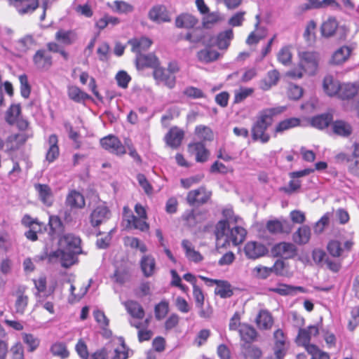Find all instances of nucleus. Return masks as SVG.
I'll return each mask as SVG.
<instances>
[{"label":"nucleus","instance_id":"nucleus-48","mask_svg":"<svg viewBox=\"0 0 359 359\" xmlns=\"http://www.w3.org/2000/svg\"><path fill=\"white\" fill-rule=\"evenodd\" d=\"M67 95L70 100L77 103L91 99L90 95L81 90L76 86H69L67 88Z\"/></svg>","mask_w":359,"mask_h":359},{"label":"nucleus","instance_id":"nucleus-11","mask_svg":"<svg viewBox=\"0 0 359 359\" xmlns=\"http://www.w3.org/2000/svg\"><path fill=\"white\" fill-rule=\"evenodd\" d=\"M131 278V264L128 260H122L118 264L113 275L111 276V280L120 285H123L129 281Z\"/></svg>","mask_w":359,"mask_h":359},{"label":"nucleus","instance_id":"nucleus-62","mask_svg":"<svg viewBox=\"0 0 359 359\" xmlns=\"http://www.w3.org/2000/svg\"><path fill=\"white\" fill-rule=\"evenodd\" d=\"M286 94L290 100H298L303 96L304 89L297 84L290 83L287 88Z\"/></svg>","mask_w":359,"mask_h":359},{"label":"nucleus","instance_id":"nucleus-19","mask_svg":"<svg viewBox=\"0 0 359 359\" xmlns=\"http://www.w3.org/2000/svg\"><path fill=\"white\" fill-rule=\"evenodd\" d=\"M161 65L158 57L154 53L139 54L135 57V65L137 69L145 68L156 69Z\"/></svg>","mask_w":359,"mask_h":359},{"label":"nucleus","instance_id":"nucleus-6","mask_svg":"<svg viewBox=\"0 0 359 359\" xmlns=\"http://www.w3.org/2000/svg\"><path fill=\"white\" fill-rule=\"evenodd\" d=\"M271 253L274 257H278L282 259H291L298 255V249L292 243L282 241L272 246Z\"/></svg>","mask_w":359,"mask_h":359},{"label":"nucleus","instance_id":"nucleus-21","mask_svg":"<svg viewBox=\"0 0 359 359\" xmlns=\"http://www.w3.org/2000/svg\"><path fill=\"white\" fill-rule=\"evenodd\" d=\"M127 313L130 316L131 320L136 322H142L145 317V311L143 306L135 300H127L123 302Z\"/></svg>","mask_w":359,"mask_h":359},{"label":"nucleus","instance_id":"nucleus-1","mask_svg":"<svg viewBox=\"0 0 359 359\" xmlns=\"http://www.w3.org/2000/svg\"><path fill=\"white\" fill-rule=\"evenodd\" d=\"M232 213L231 211L227 210L226 213L224 212V215L226 217V219L219 220L215 229V235L217 240V248L219 250V242L224 237L225 243L222 245V247L224 246L226 243L229 244L230 242L235 246L241 244L245 239L247 235V231L242 226H235L230 228V223L233 221L237 222L238 217L230 214Z\"/></svg>","mask_w":359,"mask_h":359},{"label":"nucleus","instance_id":"nucleus-10","mask_svg":"<svg viewBox=\"0 0 359 359\" xmlns=\"http://www.w3.org/2000/svg\"><path fill=\"white\" fill-rule=\"evenodd\" d=\"M353 242L346 241L344 245L337 240H331L328 242L326 249L330 256L334 258L346 257L348 252H351Z\"/></svg>","mask_w":359,"mask_h":359},{"label":"nucleus","instance_id":"nucleus-5","mask_svg":"<svg viewBox=\"0 0 359 359\" xmlns=\"http://www.w3.org/2000/svg\"><path fill=\"white\" fill-rule=\"evenodd\" d=\"M212 192L205 186L189 191L187 193L186 201L191 206H201L208 203L212 197Z\"/></svg>","mask_w":359,"mask_h":359},{"label":"nucleus","instance_id":"nucleus-42","mask_svg":"<svg viewBox=\"0 0 359 359\" xmlns=\"http://www.w3.org/2000/svg\"><path fill=\"white\" fill-rule=\"evenodd\" d=\"M140 264L143 275L145 277L149 278L154 274L156 261L153 256L150 255H144L140 259Z\"/></svg>","mask_w":359,"mask_h":359},{"label":"nucleus","instance_id":"nucleus-44","mask_svg":"<svg viewBox=\"0 0 359 359\" xmlns=\"http://www.w3.org/2000/svg\"><path fill=\"white\" fill-rule=\"evenodd\" d=\"M351 53V49L347 46H343L333 53L330 63L334 65H341L349 58Z\"/></svg>","mask_w":359,"mask_h":359},{"label":"nucleus","instance_id":"nucleus-37","mask_svg":"<svg viewBox=\"0 0 359 359\" xmlns=\"http://www.w3.org/2000/svg\"><path fill=\"white\" fill-rule=\"evenodd\" d=\"M280 78L277 69H272L267 72L266 76L259 81V88L262 90H269L273 86L278 84Z\"/></svg>","mask_w":359,"mask_h":359},{"label":"nucleus","instance_id":"nucleus-45","mask_svg":"<svg viewBox=\"0 0 359 359\" xmlns=\"http://www.w3.org/2000/svg\"><path fill=\"white\" fill-rule=\"evenodd\" d=\"M311 236V229L308 225H302L293 233L292 240L298 245L309 243Z\"/></svg>","mask_w":359,"mask_h":359},{"label":"nucleus","instance_id":"nucleus-8","mask_svg":"<svg viewBox=\"0 0 359 359\" xmlns=\"http://www.w3.org/2000/svg\"><path fill=\"white\" fill-rule=\"evenodd\" d=\"M100 145L109 153L121 156L126 154V144L115 135H108L100 139Z\"/></svg>","mask_w":359,"mask_h":359},{"label":"nucleus","instance_id":"nucleus-59","mask_svg":"<svg viewBox=\"0 0 359 359\" xmlns=\"http://www.w3.org/2000/svg\"><path fill=\"white\" fill-rule=\"evenodd\" d=\"M338 27V23L334 18H330L324 22L321 26L322 34L325 37L333 36Z\"/></svg>","mask_w":359,"mask_h":359},{"label":"nucleus","instance_id":"nucleus-7","mask_svg":"<svg viewBox=\"0 0 359 359\" xmlns=\"http://www.w3.org/2000/svg\"><path fill=\"white\" fill-rule=\"evenodd\" d=\"M299 62L305 69L307 74L313 76L318 69L320 55L316 51H303L299 53Z\"/></svg>","mask_w":359,"mask_h":359},{"label":"nucleus","instance_id":"nucleus-39","mask_svg":"<svg viewBox=\"0 0 359 359\" xmlns=\"http://www.w3.org/2000/svg\"><path fill=\"white\" fill-rule=\"evenodd\" d=\"M149 18L151 20L157 22L170 21L168 11L162 5L154 6L149 12Z\"/></svg>","mask_w":359,"mask_h":359},{"label":"nucleus","instance_id":"nucleus-43","mask_svg":"<svg viewBox=\"0 0 359 359\" xmlns=\"http://www.w3.org/2000/svg\"><path fill=\"white\" fill-rule=\"evenodd\" d=\"M175 26L178 28L193 29L198 23V20L189 13H182L175 19Z\"/></svg>","mask_w":359,"mask_h":359},{"label":"nucleus","instance_id":"nucleus-41","mask_svg":"<svg viewBox=\"0 0 359 359\" xmlns=\"http://www.w3.org/2000/svg\"><path fill=\"white\" fill-rule=\"evenodd\" d=\"M77 38L76 32L72 29L65 30L60 29L57 31L55 35L56 41L66 46L73 44L77 40Z\"/></svg>","mask_w":359,"mask_h":359},{"label":"nucleus","instance_id":"nucleus-29","mask_svg":"<svg viewBox=\"0 0 359 359\" xmlns=\"http://www.w3.org/2000/svg\"><path fill=\"white\" fill-rule=\"evenodd\" d=\"M332 130L334 135L345 138L350 137L353 131L351 124L343 119L332 121Z\"/></svg>","mask_w":359,"mask_h":359},{"label":"nucleus","instance_id":"nucleus-31","mask_svg":"<svg viewBox=\"0 0 359 359\" xmlns=\"http://www.w3.org/2000/svg\"><path fill=\"white\" fill-rule=\"evenodd\" d=\"M220 56V53L210 45L206 46L196 53L198 60L204 64L213 62L217 60Z\"/></svg>","mask_w":359,"mask_h":359},{"label":"nucleus","instance_id":"nucleus-60","mask_svg":"<svg viewBox=\"0 0 359 359\" xmlns=\"http://www.w3.org/2000/svg\"><path fill=\"white\" fill-rule=\"evenodd\" d=\"M169 312V302L166 299H162L154 307L155 318L158 320H161L165 318Z\"/></svg>","mask_w":359,"mask_h":359},{"label":"nucleus","instance_id":"nucleus-33","mask_svg":"<svg viewBox=\"0 0 359 359\" xmlns=\"http://www.w3.org/2000/svg\"><path fill=\"white\" fill-rule=\"evenodd\" d=\"M270 292L282 296H293L297 292H306V290L302 286H293L285 283H278L276 287L269 288Z\"/></svg>","mask_w":359,"mask_h":359},{"label":"nucleus","instance_id":"nucleus-9","mask_svg":"<svg viewBox=\"0 0 359 359\" xmlns=\"http://www.w3.org/2000/svg\"><path fill=\"white\" fill-rule=\"evenodd\" d=\"M123 217L127 222L128 228H133L142 232L149 230V224L147 222L148 217H140L134 215L128 206L123 208Z\"/></svg>","mask_w":359,"mask_h":359},{"label":"nucleus","instance_id":"nucleus-24","mask_svg":"<svg viewBox=\"0 0 359 359\" xmlns=\"http://www.w3.org/2000/svg\"><path fill=\"white\" fill-rule=\"evenodd\" d=\"M130 325L132 327H135L137 331V339L139 342L142 343L145 341H149L153 337L152 330L148 329L150 320L149 318H145L142 322H136L134 320H130Z\"/></svg>","mask_w":359,"mask_h":359},{"label":"nucleus","instance_id":"nucleus-28","mask_svg":"<svg viewBox=\"0 0 359 359\" xmlns=\"http://www.w3.org/2000/svg\"><path fill=\"white\" fill-rule=\"evenodd\" d=\"M28 137V135L23 133L12 134L8 136L4 142V145L6 144V151L18 150L25 144Z\"/></svg>","mask_w":359,"mask_h":359},{"label":"nucleus","instance_id":"nucleus-20","mask_svg":"<svg viewBox=\"0 0 359 359\" xmlns=\"http://www.w3.org/2000/svg\"><path fill=\"white\" fill-rule=\"evenodd\" d=\"M319 334V328L317 325H309L306 328H300L297 337V342L304 346L308 351L310 346H315L311 344L312 337H316Z\"/></svg>","mask_w":359,"mask_h":359},{"label":"nucleus","instance_id":"nucleus-58","mask_svg":"<svg viewBox=\"0 0 359 359\" xmlns=\"http://www.w3.org/2000/svg\"><path fill=\"white\" fill-rule=\"evenodd\" d=\"M327 6L338 7L339 4L337 1H309L301 7V12Z\"/></svg>","mask_w":359,"mask_h":359},{"label":"nucleus","instance_id":"nucleus-53","mask_svg":"<svg viewBox=\"0 0 359 359\" xmlns=\"http://www.w3.org/2000/svg\"><path fill=\"white\" fill-rule=\"evenodd\" d=\"M193 297L195 300L196 306L201 309L199 313L200 316L202 318L209 317L210 315L206 314V313L203 310L205 302V295L201 288L198 285H194L193 287Z\"/></svg>","mask_w":359,"mask_h":359},{"label":"nucleus","instance_id":"nucleus-61","mask_svg":"<svg viewBox=\"0 0 359 359\" xmlns=\"http://www.w3.org/2000/svg\"><path fill=\"white\" fill-rule=\"evenodd\" d=\"M22 337L23 342L27 346L29 352L36 351L40 344V339L33 334L22 333Z\"/></svg>","mask_w":359,"mask_h":359},{"label":"nucleus","instance_id":"nucleus-36","mask_svg":"<svg viewBox=\"0 0 359 359\" xmlns=\"http://www.w3.org/2000/svg\"><path fill=\"white\" fill-rule=\"evenodd\" d=\"M255 323L259 330H270L273 325V318L268 310L262 309L255 318Z\"/></svg>","mask_w":359,"mask_h":359},{"label":"nucleus","instance_id":"nucleus-4","mask_svg":"<svg viewBox=\"0 0 359 359\" xmlns=\"http://www.w3.org/2000/svg\"><path fill=\"white\" fill-rule=\"evenodd\" d=\"M22 224L28 228V231L25 233V237L31 241L38 240V233H42L46 230V225L40 222L37 218H33L29 215H25L21 220Z\"/></svg>","mask_w":359,"mask_h":359},{"label":"nucleus","instance_id":"nucleus-52","mask_svg":"<svg viewBox=\"0 0 359 359\" xmlns=\"http://www.w3.org/2000/svg\"><path fill=\"white\" fill-rule=\"evenodd\" d=\"M300 125V120L298 118H289L280 121L274 128L275 135L282 133L285 130L295 128Z\"/></svg>","mask_w":359,"mask_h":359},{"label":"nucleus","instance_id":"nucleus-32","mask_svg":"<svg viewBox=\"0 0 359 359\" xmlns=\"http://www.w3.org/2000/svg\"><path fill=\"white\" fill-rule=\"evenodd\" d=\"M341 83L332 75H326L323 80V89L329 97L338 95Z\"/></svg>","mask_w":359,"mask_h":359},{"label":"nucleus","instance_id":"nucleus-64","mask_svg":"<svg viewBox=\"0 0 359 359\" xmlns=\"http://www.w3.org/2000/svg\"><path fill=\"white\" fill-rule=\"evenodd\" d=\"M277 59L283 65H289L292 62V53L288 46L280 49L277 54Z\"/></svg>","mask_w":359,"mask_h":359},{"label":"nucleus","instance_id":"nucleus-46","mask_svg":"<svg viewBox=\"0 0 359 359\" xmlns=\"http://www.w3.org/2000/svg\"><path fill=\"white\" fill-rule=\"evenodd\" d=\"M54 288L52 290H49L48 294L43 296H39V297L36 298V306H41L44 309H46L50 314H53L55 313L54 309Z\"/></svg>","mask_w":359,"mask_h":359},{"label":"nucleus","instance_id":"nucleus-17","mask_svg":"<svg viewBox=\"0 0 359 359\" xmlns=\"http://www.w3.org/2000/svg\"><path fill=\"white\" fill-rule=\"evenodd\" d=\"M90 283L78 279L73 280L70 285V295L69 301L72 303L80 301L87 293Z\"/></svg>","mask_w":359,"mask_h":359},{"label":"nucleus","instance_id":"nucleus-54","mask_svg":"<svg viewBox=\"0 0 359 359\" xmlns=\"http://www.w3.org/2000/svg\"><path fill=\"white\" fill-rule=\"evenodd\" d=\"M182 246L185 250L186 257L191 261L194 262H199L202 261L203 256L198 251H196L194 248H192L191 243L188 240H183L182 241Z\"/></svg>","mask_w":359,"mask_h":359},{"label":"nucleus","instance_id":"nucleus-63","mask_svg":"<svg viewBox=\"0 0 359 359\" xmlns=\"http://www.w3.org/2000/svg\"><path fill=\"white\" fill-rule=\"evenodd\" d=\"M316 23L313 20H310L305 28L304 32V38L309 43H313L315 42L316 39Z\"/></svg>","mask_w":359,"mask_h":359},{"label":"nucleus","instance_id":"nucleus-56","mask_svg":"<svg viewBox=\"0 0 359 359\" xmlns=\"http://www.w3.org/2000/svg\"><path fill=\"white\" fill-rule=\"evenodd\" d=\"M244 356L249 359H260L262 357V351L257 346L252 344H241Z\"/></svg>","mask_w":359,"mask_h":359},{"label":"nucleus","instance_id":"nucleus-30","mask_svg":"<svg viewBox=\"0 0 359 359\" xmlns=\"http://www.w3.org/2000/svg\"><path fill=\"white\" fill-rule=\"evenodd\" d=\"M241 344H252L257 339L258 332L256 329L248 323H243L238 331Z\"/></svg>","mask_w":359,"mask_h":359},{"label":"nucleus","instance_id":"nucleus-27","mask_svg":"<svg viewBox=\"0 0 359 359\" xmlns=\"http://www.w3.org/2000/svg\"><path fill=\"white\" fill-rule=\"evenodd\" d=\"M65 205L71 209L81 210L86 206V199L81 192L72 189L66 196Z\"/></svg>","mask_w":359,"mask_h":359},{"label":"nucleus","instance_id":"nucleus-15","mask_svg":"<svg viewBox=\"0 0 359 359\" xmlns=\"http://www.w3.org/2000/svg\"><path fill=\"white\" fill-rule=\"evenodd\" d=\"M152 76L157 84H163L169 89H172L176 85V76L169 73L161 65L153 70Z\"/></svg>","mask_w":359,"mask_h":359},{"label":"nucleus","instance_id":"nucleus-57","mask_svg":"<svg viewBox=\"0 0 359 359\" xmlns=\"http://www.w3.org/2000/svg\"><path fill=\"white\" fill-rule=\"evenodd\" d=\"M107 6L112 11L118 13H130L133 9V6L126 1H108Z\"/></svg>","mask_w":359,"mask_h":359},{"label":"nucleus","instance_id":"nucleus-34","mask_svg":"<svg viewBox=\"0 0 359 359\" xmlns=\"http://www.w3.org/2000/svg\"><path fill=\"white\" fill-rule=\"evenodd\" d=\"M359 93V84L357 83H346L341 84L337 97L342 100H349L355 97Z\"/></svg>","mask_w":359,"mask_h":359},{"label":"nucleus","instance_id":"nucleus-55","mask_svg":"<svg viewBox=\"0 0 359 359\" xmlns=\"http://www.w3.org/2000/svg\"><path fill=\"white\" fill-rule=\"evenodd\" d=\"M50 351L53 356L59 357L61 359H66L69 356V351L65 342L56 341L50 347Z\"/></svg>","mask_w":359,"mask_h":359},{"label":"nucleus","instance_id":"nucleus-49","mask_svg":"<svg viewBox=\"0 0 359 359\" xmlns=\"http://www.w3.org/2000/svg\"><path fill=\"white\" fill-rule=\"evenodd\" d=\"M20 15L29 14L39 7V1H11Z\"/></svg>","mask_w":359,"mask_h":359},{"label":"nucleus","instance_id":"nucleus-50","mask_svg":"<svg viewBox=\"0 0 359 359\" xmlns=\"http://www.w3.org/2000/svg\"><path fill=\"white\" fill-rule=\"evenodd\" d=\"M215 294L222 299H226L233 296V290L229 282L220 280L215 289Z\"/></svg>","mask_w":359,"mask_h":359},{"label":"nucleus","instance_id":"nucleus-14","mask_svg":"<svg viewBox=\"0 0 359 359\" xmlns=\"http://www.w3.org/2000/svg\"><path fill=\"white\" fill-rule=\"evenodd\" d=\"M58 243L67 251L72 252L74 254H81L82 252L81 240L74 233H68L62 235L60 237Z\"/></svg>","mask_w":359,"mask_h":359},{"label":"nucleus","instance_id":"nucleus-26","mask_svg":"<svg viewBox=\"0 0 359 359\" xmlns=\"http://www.w3.org/2000/svg\"><path fill=\"white\" fill-rule=\"evenodd\" d=\"M184 137L183 130L177 126L170 128L165 136V143L172 149H177Z\"/></svg>","mask_w":359,"mask_h":359},{"label":"nucleus","instance_id":"nucleus-2","mask_svg":"<svg viewBox=\"0 0 359 359\" xmlns=\"http://www.w3.org/2000/svg\"><path fill=\"white\" fill-rule=\"evenodd\" d=\"M285 109V107H276L260 111L257 120L252 126V139L254 141L259 140L262 143L268 142L271 138L270 135L266 132L268 128L273 124V118L282 114Z\"/></svg>","mask_w":359,"mask_h":359},{"label":"nucleus","instance_id":"nucleus-22","mask_svg":"<svg viewBox=\"0 0 359 359\" xmlns=\"http://www.w3.org/2000/svg\"><path fill=\"white\" fill-rule=\"evenodd\" d=\"M39 201L46 206L50 207L54 203V195L51 187L47 184L36 183L34 185Z\"/></svg>","mask_w":359,"mask_h":359},{"label":"nucleus","instance_id":"nucleus-3","mask_svg":"<svg viewBox=\"0 0 359 359\" xmlns=\"http://www.w3.org/2000/svg\"><path fill=\"white\" fill-rule=\"evenodd\" d=\"M4 119L9 126H15L20 132H25L29 128L30 123L23 117L20 104H11L5 112Z\"/></svg>","mask_w":359,"mask_h":359},{"label":"nucleus","instance_id":"nucleus-38","mask_svg":"<svg viewBox=\"0 0 359 359\" xmlns=\"http://www.w3.org/2000/svg\"><path fill=\"white\" fill-rule=\"evenodd\" d=\"M58 137L55 134H52L48 137V142L49 148L46 154V160L48 163L54 162L60 155V148L58 145Z\"/></svg>","mask_w":359,"mask_h":359},{"label":"nucleus","instance_id":"nucleus-16","mask_svg":"<svg viewBox=\"0 0 359 359\" xmlns=\"http://www.w3.org/2000/svg\"><path fill=\"white\" fill-rule=\"evenodd\" d=\"M268 252L267 247L264 243L258 241H248L244 247L245 256L251 259H257L264 257Z\"/></svg>","mask_w":359,"mask_h":359},{"label":"nucleus","instance_id":"nucleus-25","mask_svg":"<svg viewBox=\"0 0 359 359\" xmlns=\"http://www.w3.org/2000/svg\"><path fill=\"white\" fill-rule=\"evenodd\" d=\"M15 311L20 315H23L29 304V296L26 294V287L20 286L15 292Z\"/></svg>","mask_w":359,"mask_h":359},{"label":"nucleus","instance_id":"nucleus-35","mask_svg":"<svg viewBox=\"0 0 359 359\" xmlns=\"http://www.w3.org/2000/svg\"><path fill=\"white\" fill-rule=\"evenodd\" d=\"M128 44L131 46V51L139 54H143L142 52L147 50L152 44V41L147 37L133 38L128 41Z\"/></svg>","mask_w":359,"mask_h":359},{"label":"nucleus","instance_id":"nucleus-51","mask_svg":"<svg viewBox=\"0 0 359 359\" xmlns=\"http://www.w3.org/2000/svg\"><path fill=\"white\" fill-rule=\"evenodd\" d=\"M333 116L330 113L316 116L311 118V125L318 129H324L332 123Z\"/></svg>","mask_w":359,"mask_h":359},{"label":"nucleus","instance_id":"nucleus-18","mask_svg":"<svg viewBox=\"0 0 359 359\" xmlns=\"http://www.w3.org/2000/svg\"><path fill=\"white\" fill-rule=\"evenodd\" d=\"M267 231L271 234H289L292 232L293 226L286 219H271L266 224Z\"/></svg>","mask_w":359,"mask_h":359},{"label":"nucleus","instance_id":"nucleus-13","mask_svg":"<svg viewBox=\"0 0 359 359\" xmlns=\"http://www.w3.org/2000/svg\"><path fill=\"white\" fill-rule=\"evenodd\" d=\"M32 62L36 69L39 71H48L53 64L51 54L44 48H40L35 52L32 56Z\"/></svg>","mask_w":359,"mask_h":359},{"label":"nucleus","instance_id":"nucleus-47","mask_svg":"<svg viewBox=\"0 0 359 359\" xmlns=\"http://www.w3.org/2000/svg\"><path fill=\"white\" fill-rule=\"evenodd\" d=\"M234 34L231 29H226L217 35L216 45L220 50H226L233 39Z\"/></svg>","mask_w":359,"mask_h":359},{"label":"nucleus","instance_id":"nucleus-12","mask_svg":"<svg viewBox=\"0 0 359 359\" xmlns=\"http://www.w3.org/2000/svg\"><path fill=\"white\" fill-rule=\"evenodd\" d=\"M111 217V211L105 204L97 205L89 216V222L93 228H98Z\"/></svg>","mask_w":359,"mask_h":359},{"label":"nucleus","instance_id":"nucleus-40","mask_svg":"<svg viewBox=\"0 0 359 359\" xmlns=\"http://www.w3.org/2000/svg\"><path fill=\"white\" fill-rule=\"evenodd\" d=\"M49 235L52 239L62 234L65 231V226L57 215H50L48 218Z\"/></svg>","mask_w":359,"mask_h":359},{"label":"nucleus","instance_id":"nucleus-23","mask_svg":"<svg viewBox=\"0 0 359 359\" xmlns=\"http://www.w3.org/2000/svg\"><path fill=\"white\" fill-rule=\"evenodd\" d=\"M187 149L191 155H195L196 162L204 163L209 158L210 151L202 142L189 143Z\"/></svg>","mask_w":359,"mask_h":359}]
</instances>
